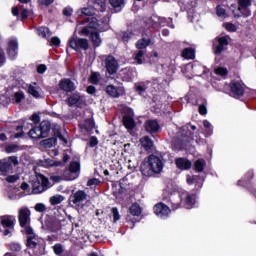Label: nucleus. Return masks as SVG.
Instances as JSON below:
<instances>
[{"mask_svg": "<svg viewBox=\"0 0 256 256\" xmlns=\"http://www.w3.org/2000/svg\"><path fill=\"white\" fill-rule=\"evenodd\" d=\"M28 93H29V95L34 97V99H41V93H39L37 88H35V86H33L31 84L28 86Z\"/></svg>", "mask_w": 256, "mask_h": 256, "instance_id": "obj_41", "label": "nucleus"}, {"mask_svg": "<svg viewBox=\"0 0 256 256\" xmlns=\"http://www.w3.org/2000/svg\"><path fill=\"white\" fill-rule=\"evenodd\" d=\"M111 211L113 215V222L117 223V221L121 219V215H119V209H117V207H113Z\"/></svg>", "mask_w": 256, "mask_h": 256, "instance_id": "obj_53", "label": "nucleus"}, {"mask_svg": "<svg viewBox=\"0 0 256 256\" xmlns=\"http://www.w3.org/2000/svg\"><path fill=\"white\" fill-rule=\"evenodd\" d=\"M253 177H255V172H253V170H249L245 174L244 180H238L237 185L238 187H246L247 190L256 198V188L251 185Z\"/></svg>", "mask_w": 256, "mask_h": 256, "instance_id": "obj_8", "label": "nucleus"}, {"mask_svg": "<svg viewBox=\"0 0 256 256\" xmlns=\"http://www.w3.org/2000/svg\"><path fill=\"white\" fill-rule=\"evenodd\" d=\"M104 63H105L106 71L107 73H109V75H115V73L119 71V62H117V59H115V56L111 54L106 56Z\"/></svg>", "mask_w": 256, "mask_h": 256, "instance_id": "obj_12", "label": "nucleus"}, {"mask_svg": "<svg viewBox=\"0 0 256 256\" xmlns=\"http://www.w3.org/2000/svg\"><path fill=\"white\" fill-rule=\"evenodd\" d=\"M224 28L228 33H235L237 31V26L231 22H227L224 24Z\"/></svg>", "mask_w": 256, "mask_h": 256, "instance_id": "obj_51", "label": "nucleus"}, {"mask_svg": "<svg viewBox=\"0 0 256 256\" xmlns=\"http://www.w3.org/2000/svg\"><path fill=\"white\" fill-rule=\"evenodd\" d=\"M134 89L138 95H145L147 93V84L145 82L135 83Z\"/></svg>", "mask_w": 256, "mask_h": 256, "instance_id": "obj_34", "label": "nucleus"}, {"mask_svg": "<svg viewBox=\"0 0 256 256\" xmlns=\"http://www.w3.org/2000/svg\"><path fill=\"white\" fill-rule=\"evenodd\" d=\"M68 171L70 173H79V171H81V163H79L77 161L70 162Z\"/></svg>", "mask_w": 256, "mask_h": 256, "instance_id": "obj_40", "label": "nucleus"}, {"mask_svg": "<svg viewBox=\"0 0 256 256\" xmlns=\"http://www.w3.org/2000/svg\"><path fill=\"white\" fill-rule=\"evenodd\" d=\"M83 129H85L87 133L91 132L95 129V121L91 118L86 119L83 124Z\"/></svg>", "mask_w": 256, "mask_h": 256, "instance_id": "obj_39", "label": "nucleus"}, {"mask_svg": "<svg viewBox=\"0 0 256 256\" xmlns=\"http://www.w3.org/2000/svg\"><path fill=\"white\" fill-rule=\"evenodd\" d=\"M101 183V180H99L98 178H91L88 180L87 182V186L88 187H97V185H99Z\"/></svg>", "mask_w": 256, "mask_h": 256, "instance_id": "obj_60", "label": "nucleus"}, {"mask_svg": "<svg viewBox=\"0 0 256 256\" xmlns=\"http://www.w3.org/2000/svg\"><path fill=\"white\" fill-rule=\"evenodd\" d=\"M215 75H219L220 77H227L229 75V70L226 67H217L214 70Z\"/></svg>", "mask_w": 256, "mask_h": 256, "instance_id": "obj_43", "label": "nucleus"}, {"mask_svg": "<svg viewBox=\"0 0 256 256\" xmlns=\"http://www.w3.org/2000/svg\"><path fill=\"white\" fill-rule=\"evenodd\" d=\"M67 105L69 107H77L78 109H82L84 105H86L83 96L79 92L72 93L66 100Z\"/></svg>", "mask_w": 256, "mask_h": 256, "instance_id": "obj_11", "label": "nucleus"}, {"mask_svg": "<svg viewBox=\"0 0 256 256\" xmlns=\"http://www.w3.org/2000/svg\"><path fill=\"white\" fill-rule=\"evenodd\" d=\"M196 181H199V175L188 176L186 182L189 185H195Z\"/></svg>", "mask_w": 256, "mask_h": 256, "instance_id": "obj_59", "label": "nucleus"}, {"mask_svg": "<svg viewBox=\"0 0 256 256\" xmlns=\"http://www.w3.org/2000/svg\"><path fill=\"white\" fill-rule=\"evenodd\" d=\"M109 3L117 13L125 7V0H109Z\"/></svg>", "mask_w": 256, "mask_h": 256, "instance_id": "obj_31", "label": "nucleus"}, {"mask_svg": "<svg viewBox=\"0 0 256 256\" xmlns=\"http://www.w3.org/2000/svg\"><path fill=\"white\" fill-rule=\"evenodd\" d=\"M65 201V196L57 194L50 197V205H61Z\"/></svg>", "mask_w": 256, "mask_h": 256, "instance_id": "obj_37", "label": "nucleus"}, {"mask_svg": "<svg viewBox=\"0 0 256 256\" xmlns=\"http://www.w3.org/2000/svg\"><path fill=\"white\" fill-rule=\"evenodd\" d=\"M94 3L100 7L99 11L102 13L107 9V0H95Z\"/></svg>", "mask_w": 256, "mask_h": 256, "instance_id": "obj_49", "label": "nucleus"}, {"mask_svg": "<svg viewBox=\"0 0 256 256\" xmlns=\"http://www.w3.org/2000/svg\"><path fill=\"white\" fill-rule=\"evenodd\" d=\"M153 211L160 219H167L171 215V208L167 204L160 202L153 207Z\"/></svg>", "mask_w": 256, "mask_h": 256, "instance_id": "obj_13", "label": "nucleus"}, {"mask_svg": "<svg viewBox=\"0 0 256 256\" xmlns=\"http://www.w3.org/2000/svg\"><path fill=\"white\" fill-rule=\"evenodd\" d=\"M100 80H101V73L92 71L88 79L89 83H91L92 85H99Z\"/></svg>", "mask_w": 256, "mask_h": 256, "instance_id": "obj_36", "label": "nucleus"}, {"mask_svg": "<svg viewBox=\"0 0 256 256\" xmlns=\"http://www.w3.org/2000/svg\"><path fill=\"white\" fill-rule=\"evenodd\" d=\"M207 164L205 163V160L198 159L194 162V169L197 173H203L205 171V166Z\"/></svg>", "mask_w": 256, "mask_h": 256, "instance_id": "obj_35", "label": "nucleus"}, {"mask_svg": "<svg viewBox=\"0 0 256 256\" xmlns=\"http://www.w3.org/2000/svg\"><path fill=\"white\" fill-rule=\"evenodd\" d=\"M7 183H17L19 181V176L17 175H9L6 177Z\"/></svg>", "mask_w": 256, "mask_h": 256, "instance_id": "obj_64", "label": "nucleus"}, {"mask_svg": "<svg viewBox=\"0 0 256 256\" xmlns=\"http://www.w3.org/2000/svg\"><path fill=\"white\" fill-rule=\"evenodd\" d=\"M122 81H126L127 83L133 81V72L127 68L123 69L122 70Z\"/></svg>", "mask_w": 256, "mask_h": 256, "instance_id": "obj_38", "label": "nucleus"}, {"mask_svg": "<svg viewBox=\"0 0 256 256\" xmlns=\"http://www.w3.org/2000/svg\"><path fill=\"white\" fill-rule=\"evenodd\" d=\"M44 227H46V229L48 231H51L52 233H55V231H57V228H55V223H53V221L51 220H46L44 222Z\"/></svg>", "mask_w": 256, "mask_h": 256, "instance_id": "obj_48", "label": "nucleus"}, {"mask_svg": "<svg viewBox=\"0 0 256 256\" xmlns=\"http://www.w3.org/2000/svg\"><path fill=\"white\" fill-rule=\"evenodd\" d=\"M99 145V140L96 136H91L89 140V147H97Z\"/></svg>", "mask_w": 256, "mask_h": 256, "instance_id": "obj_62", "label": "nucleus"}, {"mask_svg": "<svg viewBox=\"0 0 256 256\" xmlns=\"http://www.w3.org/2000/svg\"><path fill=\"white\" fill-rule=\"evenodd\" d=\"M18 150H19V146L17 144H10L5 148L6 153H15V151H18Z\"/></svg>", "mask_w": 256, "mask_h": 256, "instance_id": "obj_54", "label": "nucleus"}, {"mask_svg": "<svg viewBox=\"0 0 256 256\" xmlns=\"http://www.w3.org/2000/svg\"><path fill=\"white\" fill-rule=\"evenodd\" d=\"M40 145L45 149H51V147H55V145H57V137H50L44 139L40 142Z\"/></svg>", "mask_w": 256, "mask_h": 256, "instance_id": "obj_26", "label": "nucleus"}, {"mask_svg": "<svg viewBox=\"0 0 256 256\" xmlns=\"http://www.w3.org/2000/svg\"><path fill=\"white\" fill-rule=\"evenodd\" d=\"M69 47L74 51H88L89 50V40L87 38H79L76 34L69 39Z\"/></svg>", "mask_w": 256, "mask_h": 256, "instance_id": "obj_6", "label": "nucleus"}, {"mask_svg": "<svg viewBox=\"0 0 256 256\" xmlns=\"http://www.w3.org/2000/svg\"><path fill=\"white\" fill-rule=\"evenodd\" d=\"M230 87V93L234 97H243L245 95V88L243 87V84L239 81H231L229 84Z\"/></svg>", "mask_w": 256, "mask_h": 256, "instance_id": "obj_17", "label": "nucleus"}, {"mask_svg": "<svg viewBox=\"0 0 256 256\" xmlns=\"http://www.w3.org/2000/svg\"><path fill=\"white\" fill-rule=\"evenodd\" d=\"M140 143L145 151L153 150L154 142L149 138V136H144L143 138H141Z\"/></svg>", "mask_w": 256, "mask_h": 256, "instance_id": "obj_27", "label": "nucleus"}, {"mask_svg": "<svg viewBox=\"0 0 256 256\" xmlns=\"http://www.w3.org/2000/svg\"><path fill=\"white\" fill-rule=\"evenodd\" d=\"M38 129L42 139L49 137V133H51V122L49 120H43L40 122Z\"/></svg>", "mask_w": 256, "mask_h": 256, "instance_id": "obj_20", "label": "nucleus"}, {"mask_svg": "<svg viewBox=\"0 0 256 256\" xmlns=\"http://www.w3.org/2000/svg\"><path fill=\"white\" fill-rule=\"evenodd\" d=\"M10 251L13 253H19L21 251V244L19 243H10Z\"/></svg>", "mask_w": 256, "mask_h": 256, "instance_id": "obj_55", "label": "nucleus"}, {"mask_svg": "<svg viewBox=\"0 0 256 256\" xmlns=\"http://www.w3.org/2000/svg\"><path fill=\"white\" fill-rule=\"evenodd\" d=\"M143 213V209H141V206L138 203H133L129 208V214L126 216L127 223H131L132 227H135V224L137 223V218Z\"/></svg>", "mask_w": 256, "mask_h": 256, "instance_id": "obj_9", "label": "nucleus"}, {"mask_svg": "<svg viewBox=\"0 0 256 256\" xmlns=\"http://www.w3.org/2000/svg\"><path fill=\"white\" fill-rule=\"evenodd\" d=\"M198 112L201 115H206L207 114V102L199 105Z\"/></svg>", "mask_w": 256, "mask_h": 256, "instance_id": "obj_63", "label": "nucleus"}, {"mask_svg": "<svg viewBox=\"0 0 256 256\" xmlns=\"http://www.w3.org/2000/svg\"><path fill=\"white\" fill-rule=\"evenodd\" d=\"M55 255H63V245L57 243L53 246Z\"/></svg>", "mask_w": 256, "mask_h": 256, "instance_id": "obj_56", "label": "nucleus"}, {"mask_svg": "<svg viewBox=\"0 0 256 256\" xmlns=\"http://www.w3.org/2000/svg\"><path fill=\"white\" fill-rule=\"evenodd\" d=\"M33 193H43V191H45V188H43L42 184H41V181L39 180H36L34 183H33Z\"/></svg>", "mask_w": 256, "mask_h": 256, "instance_id": "obj_42", "label": "nucleus"}, {"mask_svg": "<svg viewBox=\"0 0 256 256\" xmlns=\"http://www.w3.org/2000/svg\"><path fill=\"white\" fill-rule=\"evenodd\" d=\"M13 165H19V159L17 156H9L0 160V175L7 177L9 173H13Z\"/></svg>", "mask_w": 256, "mask_h": 256, "instance_id": "obj_4", "label": "nucleus"}, {"mask_svg": "<svg viewBox=\"0 0 256 256\" xmlns=\"http://www.w3.org/2000/svg\"><path fill=\"white\" fill-rule=\"evenodd\" d=\"M34 209L37 211V213H44V211H47V206H45L43 203H37Z\"/></svg>", "mask_w": 256, "mask_h": 256, "instance_id": "obj_58", "label": "nucleus"}, {"mask_svg": "<svg viewBox=\"0 0 256 256\" xmlns=\"http://www.w3.org/2000/svg\"><path fill=\"white\" fill-rule=\"evenodd\" d=\"M18 221L20 227H25L31 223V210L29 208H21L18 213Z\"/></svg>", "mask_w": 256, "mask_h": 256, "instance_id": "obj_15", "label": "nucleus"}, {"mask_svg": "<svg viewBox=\"0 0 256 256\" xmlns=\"http://www.w3.org/2000/svg\"><path fill=\"white\" fill-rule=\"evenodd\" d=\"M226 14H227V10H225L223 6L221 5L216 6V15L218 17H225Z\"/></svg>", "mask_w": 256, "mask_h": 256, "instance_id": "obj_52", "label": "nucleus"}, {"mask_svg": "<svg viewBox=\"0 0 256 256\" xmlns=\"http://www.w3.org/2000/svg\"><path fill=\"white\" fill-rule=\"evenodd\" d=\"M144 129L146 133L153 137L154 135H157V133H160L161 125H159L157 120L148 119L144 122Z\"/></svg>", "mask_w": 256, "mask_h": 256, "instance_id": "obj_14", "label": "nucleus"}, {"mask_svg": "<svg viewBox=\"0 0 256 256\" xmlns=\"http://www.w3.org/2000/svg\"><path fill=\"white\" fill-rule=\"evenodd\" d=\"M232 15L235 19H240V17H243V14L239 13V8L237 9V4H231Z\"/></svg>", "mask_w": 256, "mask_h": 256, "instance_id": "obj_50", "label": "nucleus"}, {"mask_svg": "<svg viewBox=\"0 0 256 256\" xmlns=\"http://www.w3.org/2000/svg\"><path fill=\"white\" fill-rule=\"evenodd\" d=\"M181 55L184 59L193 60L195 59V48H192V47L184 48Z\"/></svg>", "mask_w": 256, "mask_h": 256, "instance_id": "obj_29", "label": "nucleus"}, {"mask_svg": "<svg viewBox=\"0 0 256 256\" xmlns=\"http://www.w3.org/2000/svg\"><path fill=\"white\" fill-rule=\"evenodd\" d=\"M88 36L90 38V41L92 42V46L94 49H97V47H101L103 40L101 39V35L99 34V32H91Z\"/></svg>", "mask_w": 256, "mask_h": 256, "instance_id": "obj_24", "label": "nucleus"}, {"mask_svg": "<svg viewBox=\"0 0 256 256\" xmlns=\"http://www.w3.org/2000/svg\"><path fill=\"white\" fill-rule=\"evenodd\" d=\"M135 114L133 113V109L127 108L122 117V124L124 125L127 131H133L135 127H137V122H135Z\"/></svg>", "mask_w": 256, "mask_h": 256, "instance_id": "obj_7", "label": "nucleus"}, {"mask_svg": "<svg viewBox=\"0 0 256 256\" xmlns=\"http://www.w3.org/2000/svg\"><path fill=\"white\" fill-rule=\"evenodd\" d=\"M40 184L42 185L44 191H47V189H49V178L43 176Z\"/></svg>", "mask_w": 256, "mask_h": 256, "instance_id": "obj_61", "label": "nucleus"}, {"mask_svg": "<svg viewBox=\"0 0 256 256\" xmlns=\"http://www.w3.org/2000/svg\"><path fill=\"white\" fill-rule=\"evenodd\" d=\"M17 220L14 218V216L11 215H4L1 216V225L4 227V229H11L12 231L15 229V223Z\"/></svg>", "mask_w": 256, "mask_h": 256, "instance_id": "obj_19", "label": "nucleus"}, {"mask_svg": "<svg viewBox=\"0 0 256 256\" xmlns=\"http://www.w3.org/2000/svg\"><path fill=\"white\" fill-rule=\"evenodd\" d=\"M6 53L10 61H15L19 55V41L11 39L7 43Z\"/></svg>", "mask_w": 256, "mask_h": 256, "instance_id": "obj_10", "label": "nucleus"}, {"mask_svg": "<svg viewBox=\"0 0 256 256\" xmlns=\"http://www.w3.org/2000/svg\"><path fill=\"white\" fill-rule=\"evenodd\" d=\"M24 99L25 93L23 91H18L14 93V103H16V105H19L21 101H24Z\"/></svg>", "mask_w": 256, "mask_h": 256, "instance_id": "obj_44", "label": "nucleus"}, {"mask_svg": "<svg viewBox=\"0 0 256 256\" xmlns=\"http://www.w3.org/2000/svg\"><path fill=\"white\" fill-rule=\"evenodd\" d=\"M193 141V132L189 130L188 126H182L177 138L172 142L173 151L188 150Z\"/></svg>", "mask_w": 256, "mask_h": 256, "instance_id": "obj_2", "label": "nucleus"}, {"mask_svg": "<svg viewBox=\"0 0 256 256\" xmlns=\"http://www.w3.org/2000/svg\"><path fill=\"white\" fill-rule=\"evenodd\" d=\"M36 31L37 35H39V37H43V39H47V37H51L52 35L51 30L45 26L38 27Z\"/></svg>", "mask_w": 256, "mask_h": 256, "instance_id": "obj_33", "label": "nucleus"}, {"mask_svg": "<svg viewBox=\"0 0 256 256\" xmlns=\"http://www.w3.org/2000/svg\"><path fill=\"white\" fill-rule=\"evenodd\" d=\"M145 55V51L143 50H138V52L135 54V61L138 65H143V57Z\"/></svg>", "mask_w": 256, "mask_h": 256, "instance_id": "obj_46", "label": "nucleus"}, {"mask_svg": "<svg viewBox=\"0 0 256 256\" xmlns=\"http://www.w3.org/2000/svg\"><path fill=\"white\" fill-rule=\"evenodd\" d=\"M163 160L161 157L151 154L140 165V170L144 177H151L153 173L159 174L163 171Z\"/></svg>", "mask_w": 256, "mask_h": 256, "instance_id": "obj_1", "label": "nucleus"}, {"mask_svg": "<svg viewBox=\"0 0 256 256\" xmlns=\"http://www.w3.org/2000/svg\"><path fill=\"white\" fill-rule=\"evenodd\" d=\"M229 39V35L218 36L215 38L212 46L214 55H221L223 51H227V47H229Z\"/></svg>", "mask_w": 256, "mask_h": 256, "instance_id": "obj_5", "label": "nucleus"}, {"mask_svg": "<svg viewBox=\"0 0 256 256\" xmlns=\"http://www.w3.org/2000/svg\"><path fill=\"white\" fill-rule=\"evenodd\" d=\"M79 17H87V19H91L93 15H95V9L92 7L82 8L80 11H78Z\"/></svg>", "mask_w": 256, "mask_h": 256, "instance_id": "obj_28", "label": "nucleus"}, {"mask_svg": "<svg viewBox=\"0 0 256 256\" xmlns=\"http://www.w3.org/2000/svg\"><path fill=\"white\" fill-rule=\"evenodd\" d=\"M251 5V0H238V11L242 14V17H251V10H249Z\"/></svg>", "mask_w": 256, "mask_h": 256, "instance_id": "obj_18", "label": "nucleus"}, {"mask_svg": "<svg viewBox=\"0 0 256 256\" xmlns=\"http://www.w3.org/2000/svg\"><path fill=\"white\" fill-rule=\"evenodd\" d=\"M133 33L131 31H124L122 32V41L123 43H129L131 39H133Z\"/></svg>", "mask_w": 256, "mask_h": 256, "instance_id": "obj_47", "label": "nucleus"}, {"mask_svg": "<svg viewBox=\"0 0 256 256\" xmlns=\"http://www.w3.org/2000/svg\"><path fill=\"white\" fill-rule=\"evenodd\" d=\"M28 136L30 139H35V141H39V139H43V136H41V131L39 130V127H32L31 130L28 132Z\"/></svg>", "mask_w": 256, "mask_h": 256, "instance_id": "obj_32", "label": "nucleus"}, {"mask_svg": "<svg viewBox=\"0 0 256 256\" xmlns=\"http://www.w3.org/2000/svg\"><path fill=\"white\" fill-rule=\"evenodd\" d=\"M106 93L109 95V97H112L113 99H119L121 97V93L119 92V87H116L115 85H108L106 87Z\"/></svg>", "mask_w": 256, "mask_h": 256, "instance_id": "obj_25", "label": "nucleus"}, {"mask_svg": "<svg viewBox=\"0 0 256 256\" xmlns=\"http://www.w3.org/2000/svg\"><path fill=\"white\" fill-rule=\"evenodd\" d=\"M58 87L61 91H64L65 93H73L75 89H77V86H75V82L71 80V78H63L59 81Z\"/></svg>", "mask_w": 256, "mask_h": 256, "instance_id": "obj_16", "label": "nucleus"}, {"mask_svg": "<svg viewBox=\"0 0 256 256\" xmlns=\"http://www.w3.org/2000/svg\"><path fill=\"white\" fill-rule=\"evenodd\" d=\"M33 239H35V236H30L27 238L26 240V247L28 249H37V242L34 241Z\"/></svg>", "mask_w": 256, "mask_h": 256, "instance_id": "obj_45", "label": "nucleus"}, {"mask_svg": "<svg viewBox=\"0 0 256 256\" xmlns=\"http://www.w3.org/2000/svg\"><path fill=\"white\" fill-rule=\"evenodd\" d=\"M87 199V193L83 190L76 191L73 196L70 197V200L74 205H79V203H83Z\"/></svg>", "mask_w": 256, "mask_h": 256, "instance_id": "obj_23", "label": "nucleus"}, {"mask_svg": "<svg viewBox=\"0 0 256 256\" xmlns=\"http://www.w3.org/2000/svg\"><path fill=\"white\" fill-rule=\"evenodd\" d=\"M175 164L177 169H180V171H189V169H191L193 166L191 161L187 158H177L175 160Z\"/></svg>", "mask_w": 256, "mask_h": 256, "instance_id": "obj_21", "label": "nucleus"}, {"mask_svg": "<svg viewBox=\"0 0 256 256\" xmlns=\"http://www.w3.org/2000/svg\"><path fill=\"white\" fill-rule=\"evenodd\" d=\"M183 203L186 209H193V207H195V204L197 203V194L187 192Z\"/></svg>", "mask_w": 256, "mask_h": 256, "instance_id": "obj_22", "label": "nucleus"}, {"mask_svg": "<svg viewBox=\"0 0 256 256\" xmlns=\"http://www.w3.org/2000/svg\"><path fill=\"white\" fill-rule=\"evenodd\" d=\"M151 45V38H141L136 43V49L143 50L147 49Z\"/></svg>", "mask_w": 256, "mask_h": 256, "instance_id": "obj_30", "label": "nucleus"}, {"mask_svg": "<svg viewBox=\"0 0 256 256\" xmlns=\"http://www.w3.org/2000/svg\"><path fill=\"white\" fill-rule=\"evenodd\" d=\"M83 23H88L86 27L80 31V35H85V37H89L90 33H93L90 29H94V31H98L99 33L107 31V24H100L99 20L95 17L86 18Z\"/></svg>", "mask_w": 256, "mask_h": 256, "instance_id": "obj_3", "label": "nucleus"}, {"mask_svg": "<svg viewBox=\"0 0 256 256\" xmlns=\"http://www.w3.org/2000/svg\"><path fill=\"white\" fill-rule=\"evenodd\" d=\"M50 45L51 47H60L61 39H59L57 36L52 37L50 40Z\"/></svg>", "mask_w": 256, "mask_h": 256, "instance_id": "obj_57", "label": "nucleus"}]
</instances>
